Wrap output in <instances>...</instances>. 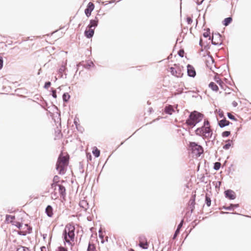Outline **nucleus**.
Returning a JSON list of instances; mask_svg holds the SVG:
<instances>
[{
  "label": "nucleus",
  "instance_id": "bb28decb",
  "mask_svg": "<svg viewBox=\"0 0 251 251\" xmlns=\"http://www.w3.org/2000/svg\"><path fill=\"white\" fill-rule=\"evenodd\" d=\"M139 246L140 248L143 249H147L148 248L149 244L147 241L145 242L141 241L139 242Z\"/></svg>",
  "mask_w": 251,
  "mask_h": 251
},
{
  "label": "nucleus",
  "instance_id": "338daca9",
  "mask_svg": "<svg viewBox=\"0 0 251 251\" xmlns=\"http://www.w3.org/2000/svg\"><path fill=\"white\" fill-rule=\"evenodd\" d=\"M209 142H210V141H209H209H205V143H206V144H207V143H209Z\"/></svg>",
  "mask_w": 251,
  "mask_h": 251
},
{
  "label": "nucleus",
  "instance_id": "37998d69",
  "mask_svg": "<svg viewBox=\"0 0 251 251\" xmlns=\"http://www.w3.org/2000/svg\"><path fill=\"white\" fill-rule=\"evenodd\" d=\"M78 121V119L75 118L74 119V123L75 124V125L76 126V127L78 129V130L80 131L81 132H82V131L81 130H79V129H78V126H79V124H78V123H77Z\"/></svg>",
  "mask_w": 251,
  "mask_h": 251
},
{
  "label": "nucleus",
  "instance_id": "b1692460",
  "mask_svg": "<svg viewBox=\"0 0 251 251\" xmlns=\"http://www.w3.org/2000/svg\"><path fill=\"white\" fill-rule=\"evenodd\" d=\"M214 80L222 89H224V86L225 85V84L219 77L215 76L214 77Z\"/></svg>",
  "mask_w": 251,
  "mask_h": 251
},
{
  "label": "nucleus",
  "instance_id": "1a4fd4ad",
  "mask_svg": "<svg viewBox=\"0 0 251 251\" xmlns=\"http://www.w3.org/2000/svg\"><path fill=\"white\" fill-rule=\"evenodd\" d=\"M211 128V126H210V123L208 121L207 119H204L203 124L202 126L201 127L197 128L195 131L196 132H199V133L201 132V131H203V130H204L205 129H207L206 128Z\"/></svg>",
  "mask_w": 251,
  "mask_h": 251
},
{
  "label": "nucleus",
  "instance_id": "6ab92c4d",
  "mask_svg": "<svg viewBox=\"0 0 251 251\" xmlns=\"http://www.w3.org/2000/svg\"><path fill=\"white\" fill-rule=\"evenodd\" d=\"M174 109L172 105H169L166 106L164 108V112L169 115H172L173 112H174Z\"/></svg>",
  "mask_w": 251,
  "mask_h": 251
},
{
  "label": "nucleus",
  "instance_id": "4c0bfd02",
  "mask_svg": "<svg viewBox=\"0 0 251 251\" xmlns=\"http://www.w3.org/2000/svg\"><path fill=\"white\" fill-rule=\"evenodd\" d=\"M177 54L180 57H183L184 56V50L182 49L179 50L177 52Z\"/></svg>",
  "mask_w": 251,
  "mask_h": 251
},
{
  "label": "nucleus",
  "instance_id": "58836bf2",
  "mask_svg": "<svg viewBox=\"0 0 251 251\" xmlns=\"http://www.w3.org/2000/svg\"><path fill=\"white\" fill-rule=\"evenodd\" d=\"M55 251H68V250L66 248H64L62 246H60L57 248Z\"/></svg>",
  "mask_w": 251,
  "mask_h": 251
},
{
  "label": "nucleus",
  "instance_id": "72a5a7b5",
  "mask_svg": "<svg viewBox=\"0 0 251 251\" xmlns=\"http://www.w3.org/2000/svg\"><path fill=\"white\" fill-rule=\"evenodd\" d=\"M221 166V163L219 162H216L214 163L213 169L216 171H218L220 169Z\"/></svg>",
  "mask_w": 251,
  "mask_h": 251
},
{
  "label": "nucleus",
  "instance_id": "cd10ccee",
  "mask_svg": "<svg viewBox=\"0 0 251 251\" xmlns=\"http://www.w3.org/2000/svg\"><path fill=\"white\" fill-rule=\"evenodd\" d=\"M16 251H29V249L27 247L19 245L17 247Z\"/></svg>",
  "mask_w": 251,
  "mask_h": 251
},
{
  "label": "nucleus",
  "instance_id": "f8f14e48",
  "mask_svg": "<svg viewBox=\"0 0 251 251\" xmlns=\"http://www.w3.org/2000/svg\"><path fill=\"white\" fill-rule=\"evenodd\" d=\"M196 194L193 195L190 199L189 205L191 209V213H193L195 209Z\"/></svg>",
  "mask_w": 251,
  "mask_h": 251
},
{
  "label": "nucleus",
  "instance_id": "052dcab7",
  "mask_svg": "<svg viewBox=\"0 0 251 251\" xmlns=\"http://www.w3.org/2000/svg\"><path fill=\"white\" fill-rule=\"evenodd\" d=\"M47 234H44L43 235V239H46V238L47 237Z\"/></svg>",
  "mask_w": 251,
  "mask_h": 251
},
{
  "label": "nucleus",
  "instance_id": "c85d7f7f",
  "mask_svg": "<svg viewBox=\"0 0 251 251\" xmlns=\"http://www.w3.org/2000/svg\"><path fill=\"white\" fill-rule=\"evenodd\" d=\"M92 153L96 157H98L100 155V151L96 147L94 148Z\"/></svg>",
  "mask_w": 251,
  "mask_h": 251
},
{
  "label": "nucleus",
  "instance_id": "5701e85b",
  "mask_svg": "<svg viewBox=\"0 0 251 251\" xmlns=\"http://www.w3.org/2000/svg\"><path fill=\"white\" fill-rule=\"evenodd\" d=\"M209 87L213 91L217 92L219 90L217 85L213 82H211L209 84Z\"/></svg>",
  "mask_w": 251,
  "mask_h": 251
},
{
  "label": "nucleus",
  "instance_id": "bf43d9fd",
  "mask_svg": "<svg viewBox=\"0 0 251 251\" xmlns=\"http://www.w3.org/2000/svg\"><path fill=\"white\" fill-rule=\"evenodd\" d=\"M215 138H216V136H214V139H213V140H212L211 141V144H212V145H214V140H215Z\"/></svg>",
  "mask_w": 251,
  "mask_h": 251
},
{
  "label": "nucleus",
  "instance_id": "412c9836",
  "mask_svg": "<svg viewBox=\"0 0 251 251\" xmlns=\"http://www.w3.org/2000/svg\"><path fill=\"white\" fill-rule=\"evenodd\" d=\"M239 206V204L231 203L228 206H224L222 208L227 210H233L234 208L238 207Z\"/></svg>",
  "mask_w": 251,
  "mask_h": 251
},
{
  "label": "nucleus",
  "instance_id": "393cba45",
  "mask_svg": "<svg viewBox=\"0 0 251 251\" xmlns=\"http://www.w3.org/2000/svg\"><path fill=\"white\" fill-rule=\"evenodd\" d=\"M232 21V19L231 17H229L226 18L223 21V24L225 26H227L231 23Z\"/></svg>",
  "mask_w": 251,
  "mask_h": 251
},
{
  "label": "nucleus",
  "instance_id": "4468645a",
  "mask_svg": "<svg viewBox=\"0 0 251 251\" xmlns=\"http://www.w3.org/2000/svg\"><path fill=\"white\" fill-rule=\"evenodd\" d=\"M170 69L172 75L177 77L182 76V74H181L180 70L177 71L173 67H170Z\"/></svg>",
  "mask_w": 251,
  "mask_h": 251
},
{
  "label": "nucleus",
  "instance_id": "13d9d810",
  "mask_svg": "<svg viewBox=\"0 0 251 251\" xmlns=\"http://www.w3.org/2000/svg\"><path fill=\"white\" fill-rule=\"evenodd\" d=\"M199 45L201 47L202 46V39H201L200 40V42H199Z\"/></svg>",
  "mask_w": 251,
  "mask_h": 251
},
{
  "label": "nucleus",
  "instance_id": "de8ad7c7",
  "mask_svg": "<svg viewBox=\"0 0 251 251\" xmlns=\"http://www.w3.org/2000/svg\"><path fill=\"white\" fill-rule=\"evenodd\" d=\"M9 218L13 220L15 219V217L14 216L10 215H6V220H8Z\"/></svg>",
  "mask_w": 251,
  "mask_h": 251
},
{
  "label": "nucleus",
  "instance_id": "6e6d98bb",
  "mask_svg": "<svg viewBox=\"0 0 251 251\" xmlns=\"http://www.w3.org/2000/svg\"><path fill=\"white\" fill-rule=\"evenodd\" d=\"M94 65L93 63L92 62H90L89 63H88V64H87V66L88 68H89V67H90L92 65Z\"/></svg>",
  "mask_w": 251,
  "mask_h": 251
},
{
  "label": "nucleus",
  "instance_id": "864d4df0",
  "mask_svg": "<svg viewBox=\"0 0 251 251\" xmlns=\"http://www.w3.org/2000/svg\"><path fill=\"white\" fill-rule=\"evenodd\" d=\"M41 251H46V248L45 246H42L40 248Z\"/></svg>",
  "mask_w": 251,
  "mask_h": 251
},
{
  "label": "nucleus",
  "instance_id": "8fccbe9b",
  "mask_svg": "<svg viewBox=\"0 0 251 251\" xmlns=\"http://www.w3.org/2000/svg\"><path fill=\"white\" fill-rule=\"evenodd\" d=\"M139 242H141V241H144L145 240L146 241L147 240L145 238V236H140L139 238Z\"/></svg>",
  "mask_w": 251,
  "mask_h": 251
},
{
  "label": "nucleus",
  "instance_id": "a19ab883",
  "mask_svg": "<svg viewBox=\"0 0 251 251\" xmlns=\"http://www.w3.org/2000/svg\"><path fill=\"white\" fill-rule=\"evenodd\" d=\"M25 226L27 227V233H30L32 231V227L29 226L27 224H25Z\"/></svg>",
  "mask_w": 251,
  "mask_h": 251
},
{
  "label": "nucleus",
  "instance_id": "4d7b16f0",
  "mask_svg": "<svg viewBox=\"0 0 251 251\" xmlns=\"http://www.w3.org/2000/svg\"><path fill=\"white\" fill-rule=\"evenodd\" d=\"M232 105L234 106V107H236L237 106V102H236L235 101H233L232 102Z\"/></svg>",
  "mask_w": 251,
  "mask_h": 251
},
{
  "label": "nucleus",
  "instance_id": "7c9ffc66",
  "mask_svg": "<svg viewBox=\"0 0 251 251\" xmlns=\"http://www.w3.org/2000/svg\"><path fill=\"white\" fill-rule=\"evenodd\" d=\"M70 98V95L68 93H64L62 96V99L64 102H67Z\"/></svg>",
  "mask_w": 251,
  "mask_h": 251
},
{
  "label": "nucleus",
  "instance_id": "7ed1b4c3",
  "mask_svg": "<svg viewBox=\"0 0 251 251\" xmlns=\"http://www.w3.org/2000/svg\"><path fill=\"white\" fill-rule=\"evenodd\" d=\"M69 163V158L60 153L58 156L56 164V169L58 171L59 174L64 175L65 173V168L67 166Z\"/></svg>",
  "mask_w": 251,
  "mask_h": 251
},
{
  "label": "nucleus",
  "instance_id": "473e14b6",
  "mask_svg": "<svg viewBox=\"0 0 251 251\" xmlns=\"http://www.w3.org/2000/svg\"><path fill=\"white\" fill-rule=\"evenodd\" d=\"M87 251H96V247L95 245L89 242Z\"/></svg>",
  "mask_w": 251,
  "mask_h": 251
},
{
  "label": "nucleus",
  "instance_id": "ddd939ff",
  "mask_svg": "<svg viewBox=\"0 0 251 251\" xmlns=\"http://www.w3.org/2000/svg\"><path fill=\"white\" fill-rule=\"evenodd\" d=\"M230 124L231 123L227 121L225 117L218 121V125L221 128H223L226 126H229Z\"/></svg>",
  "mask_w": 251,
  "mask_h": 251
},
{
  "label": "nucleus",
  "instance_id": "9b49d317",
  "mask_svg": "<svg viewBox=\"0 0 251 251\" xmlns=\"http://www.w3.org/2000/svg\"><path fill=\"white\" fill-rule=\"evenodd\" d=\"M98 23L99 19L98 17H96L94 19H92L90 21V23L87 26V27L89 28H92L93 27L95 29V28L98 26Z\"/></svg>",
  "mask_w": 251,
  "mask_h": 251
},
{
  "label": "nucleus",
  "instance_id": "20e7f679",
  "mask_svg": "<svg viewBox=\"0 0 251 251\" xmlns=\"http://www.w3.org/2000/svg\"><path fill=\"white\" fill-rule=\"evenodd\" d=\"M206 128L207 129L203 130V131H201V133L195 131V133L197 135L201 137L202 139L204 140L212 138L213 136L212 129L211 128L207 127Z\"/></svg>",
  "mask_w": 251,
  "mask_h": 251
},
{
  "label": "nucleus",
  "instance_id": "f03ea898",
  "mask_svg": "<svg viewBox=\"0 0 251 251\" xmlns=\"http://www.w3.org/2000/svg\"><path fill=\"white\" fill-rule=\"evenodd\" d=\"M75 227L73 225L68 224L66 226L63 232L64 242L71 244L70 241H74L75 238Z\"/></svg>",
  "mask_w": 251,
  "mask_h": 251
},
{
  "label": "nucleus",
  "instance_id": "a211bd4d",
  "mask_svg": "<svg viewBox=\"0 0 251 251\" xmlns=\"http://www.w3.org/2000/svg\"><path fill=\"white\" fill-rule=\"evenodd\" d=\"M45 212L48 217H51L53 215V208L52 206L48 205L45 209Z\"/></svg>",
  "mask_w": 251,
  "mask_h": 251
},
{
  "label": "nucleus",
  "instance_id": "4be33fe9",
  "mask_svg": "<svg viewBox=\"0 0 251 251\" xmlns=\"http://www.w3.org/2000/svg\"><path fill=\"white\" fill-rule=\"evenodd\" d=\"M66 68L65 66H61V67L59 69L58 71V74L59 75V77L60 78L63 77V73L65 72Z\"/></svg>",
  "mask_w": 251,
  "mask_h": 251
},
{
  "label": "nucleus",
  "instance_id": "c9c22d12",
  "mask_svg": "<svg viewBox=\"0 0 251 251\" xmlns=\"http://www.w3.org/2000/svg\"><path fill=\"white\" fill-rule=\"evenodd\" d=\"M230 135V131H225L222 132V136L223 137H227Z\"/></svg>",
  "mask_w": 251,
  "mask_h": 251
},
{
  "label": "nucleus",
  "instance_id": "6e6552de",
  "mask_svg": "<svg viewBox=\"0 0 251 251\" xmlns=\"http://www.w3.org/2000/svg\"><path fill=\"white\" fill-rule=\"evenodd\" d=\"M95 7L94 4L92 2H90L87 4L86 8L85 9V14L87 17H89L91 14L92 11L94 10Z\"/></svg>",
  "mask_w": 251,
  "mask_h": 251
},
{
  "label": "nucleus",
  "instance_id": "9d476101",
  "mask_svg": "<svg viewBox=\"0 0 251 251\" xmlns=\"http://www.w3.org/2000/svg\"><path fill=\"white\" fill-rule=\"evenodd\" d=\"M187 75L189 76L194 77L196 75L195 68L191 65L188 64L187 66Z\"/></svg>",
  "mask_w": 251,
  "mask_h": 251
},
{
  "label": "nucleus",
  "instance_id": "3c124183",
  "mask_svg": "<svg viewBox=\"0 0 251 251\" xmlns=\"http://www.w3.org/2000/svg\"><path fill=\"white\" fill-rule=\"evenodd\" d=\"M198 5L201 4L204 0H194Z\"/></svg>",
  "mask_w": 251,
  "mask_h": 251
},
{
  "label": "nucleus",
  "instance_id": "0eeeda50",
  "mask_svg": "<svg viewBox=\"0 0 251 251\" xmlns=\"http://www.w3.org/2000/svg\"><path fill=\"white\" fill-rule=\"evenodd\" d=\"M225 197L229 200H233L236 198L235 193L231 189H227L224 192Z\"/></svg>",
  "mask_w": 251,
  "mask_h": 251
},
{
  "label": "nucleus",
  "instance_id": "ea45409f",
  "mask_svg": "<svg viewBox=\"0 0 251 251\" xmlns=\"http://www.w3.org/2000/svg\"><path fill=\"white\" fill-rule=\"evenodd\" d=\"M51 95H52V96L53 98H56L57 97V95H56V91L55 89H54L53 88H51Z\"/></svg>",
  "mask_w": 251,
  "mask_h": 251
},
{
  "label": "nucleus",
  "instance_id": "dca6fc26",
  "mask_svg": "<svg viewBox=\"0 0 251 251\" xmlns=\"http://www.w3.org/2000/svg\"><path fill=\"white\" fill-rule=\"evenodd\" d=\"M183 222H184L183 220H182L180 221V223L177 226V228H176V230L175 231V233L173 235V238L174 239H175L176 237V236L178 235V234L179 233L180 229L183 226Z\"/></svg>",
  "mask_w": 251,
  "mask_h": 251
},
{
  "label": "nucleus",
  "instance_id": "680f3d73",
  "mask_svg": "<svg viewBox=\"0 0 251 251\" xmlns=\"http://www.w3.org/2000/svg\"><path fill=\"white\" fill-rule=\"evenodd\" d=\"M115 1H116V0H112L109 1V3H112L114 2Z\"/></svg>",
  "mask_w": 251,
  "mask_h": 251
},
{
  "label": "nucleus",
  "instance_id": "f257e3e1",
  "mask_svg": "<svg viewBox=\"0 0 251 251\" xmlns=\"http://www.w3.org/2000/svg\"><path fill=\"white\" fill-rule=\"evenodd\" d=\"M204 117V115L197 111L191 112L186 119L185 125L189 128H193L197 124L201 122Z\"/></svg>",
  "mask_w": 251,
  "mask_h": 251
},
{
  "label": "nucleus",
  "instance_id": "a18cd8bd",
  "mask_svg": "<svg viewBox=\"0 0 251 251\" xmlns=\"http://www.w3.org/2000/svg\"><path fill=\"white\" fill-rule=\"evenodd\" d=\"M186 21H187V24L189 25L191 24L193 22L192 19L190 17H187Z\"/></svg>",
  "mask_w": 251,
  "mask_h": 251
},
{
  "label": "nucleus",
  "instance_id": "c756f323",
  "mask_svg": "<svg viewBox=\"0 0 251 251\" xmlns=\"http://www.w3.org/2000/svg\"><path fill=\"white\" fill-rule=\"evenodd\" d=\"M59 179V177L58 176H55L53 179V183L51 184V187H53L54 186L55 187L58 184L57 183L58 182Z\"/></svg>",
  "mask_w": 251,
  "mask_h": 251
},
{
  "label": "nucleus",
  "instance_id": "79ce46f5",
  "mask_svg": "<svg viewBox=\"0 0 251 251\" xmlns=\"http://www.w3.org/2000/svg\"><path fill=\"white\" fill-rule=\"evenodd\" d=\"M51 85V82L50 81H47L45 82L44 88L45 89H48Z\"/></svg>",
  "mask_w": 251,
  "mask_h": 251
},
{
  "label": "nucleus",
  "instance_id": "5fc2aeb1",
  "mask_svg": "<svg viewBox=\"0 0 251 251\" xmlns=\"http://www.w3.org/2000/svg\"><path fill=\"white\" fill-rule=\"evenodd\" d=\"M99 237L101 239H102L103 237V235L102 234V233L100 232V230H99Z\"/></svg>",
  "mask_w": 251,
  "mask_h": 251
},
{
  "label": "nucleus",
  "instance_id": "2eb2a0df",
  "mask_svg": "<svg viewBox=\"0 0 251 251\" xmlns=\"http://www.w3.org/2000/svg\"><path fill=\"white\" fill-rule=\"evenodd\" d=\"M57 186L58 187L59 193L61 197L64 199L65 197L66 194L65 187L63 185L60 184H58Z\"/></svg>",
  "mask_w": 251,
  "mask_h": 251
},
{
  "label": "nucleus",
  "instance_id": "09e8293b",
  "mask_svg": "<svg viewBox=\"0 0 251 251\" xmlns=\"http://www.w3.org/2000/svg\"><path fill=\"white\" fill-rule=\"evenodd\" d=\"M18 234L20 235L25 236L27 234L26 231H20L18 232Z\"/></svg>",
  "mask_w": 251,
  "mask_h": 251
},
{
  "label": "nucleus",
  "instance_id": "f3484780",
  "mask_svg": "<svg viewBox=\"0 0 251 251\" xmlns=\"http://www.w3.org/2000/svg\"><path fill=\"white\" fill-rule=\"evenodd\" d=\"M94 34V29L89 28L84 31L85 36L88 39L91 38Z\"/></svg>",
  "mask_w": 251,
  "mask_h": 251
},
{
  "label": "nucleus",
  "instance_id": "69168bd1",
  "mask_svg": "<svg viewBox=\"0 0 251 251\" xmlns=\"http://www.w3.org/2000/svg\"><path fill=\"white\" fill-rule=\"evenodd\" d=\"M129 251H135L133 249H130Z\"/></svg>",
  "mask_w": 251,
  "mask_h": 251
},
{
  "label": "nucleus",
  "instance_id": "c03bdc74",
  "mask_svg": "<svg viewBox=\"0 0 251 251\" xmlns=\"http://www.w3.org/2000/svg\"><path fill=\"white\" fill-rule=\"evenodd\" d=\"M3 65V60L1 56L0 55V70L2 69Z\"/></svg>",
  "mask_w": 251,
  "mask_h": 251
},
{
  "label": "nucleus",
  "instance_id": "49530a36",
  "mask_svg": "<svg viewBox=\"0 0 251 251\" xmlns=\"http://www.w3.org/2000/svg\"><path fill=\"white\" fill-rule=\"evenodd\" d=\"M15 226L17 228L20 229V228H22V227L23 226V224L20 222H16Z\"/></svg>",
  "mask_w": 251,
  "mask_h": 251
},
{
  "label": "nucleus",
  "instance_id": "0e129e2a",
  "mask_svg": "<svg viewBox=\"0 0 251 251\" xmlns=\"http://www.w3.org/2000/svg\"><path fill=\"white\" fill-rule=\"evenodd\" d=\"M210 57H211V60H212V62H214V60L212 56H210Z\"/></svg>",
  "mask_w": 251,
  "mask_h": 251
},
{
  "label": "nucleus",
  "instance_id": "f704fd0d",
  "mask_svg": "<svg viewBox=\"0 0 251 251\" xmlns=\"http://www.w3.org/2000/svg\"><path fill=\"white\" fill-rule=\"evenodd\" d=\"M227 116L228 117V118L230 119V120H233V121H237V119L235 117V116L232 114H231V113H229V112H228L227 113Z\"/></svg>",
  "mask_w": 251,
  "mask_h": 251
},
{
  "label": "nucleus",
  "instance_id": "423d86ee",
  "mask_svg": "<svg viewBox=\"0 0 251 251\" xmlns=\"http://www.w3.org/2000/svg\"><path fill=\"white\" fill-rule=\"evenodd\" d=\"M212 44L213 45H221L222 44V36L219 33H213Z\"/></svg>",
  "mask_w": 251,
  "mask_h": 251
},
{
  "label": "nucleus",
  "instance_id": "774afa93",
  "mask_svg": "<svg viewBox=\"0 0 251 251\" xmlns=\"http://www.w3.org/2000/svg\"><path fill=\"white\" fill-rule=\"evenodd\" d=\"M224 213L228 214L229 213V212H224Z\"/></svg>",
  "mask_w": 251,
  "mask_h": 251
},
{
  "label": "nucleus",
  "instance_id": "e2e57ef3",
  "mask_svg": "<svg viewBox=\"0 0 251 251\" xmlns=\"http://www.w3.org/2000/svg\"><path fill=\"white\" fill-rule=\"evenodd\" d=\"M209 40H211V41H212V37H211V36H209Z\"/></svg>",
  "mask_w": 251,
  "mask_h": 251
},
{
  "label": "nucleus",
  "instance_id": "603ef678",
  "mask_svg": "<svg viewBox=\"0 0 251 251\" xmlns=\"http://www.w3.org/2000/svg\"><path fill=\"white\" fill-rule=\"evenodd\" d=\"M219 116L221 118H223V117H224V114L223 111H219Z\"/></svg>",
  "mask_w": 251,
  "mask_h": 251
},
{
  "label": "nucleus",
  "instance_id": "2f4dec72",
  "mask_svg": "<svg viewBox=\"0 0 251 251\" xmlns=\"http://www.w3.org/2000/svg\"><path fill=\"white\" fill-rule=\"evenodd\" d=\"M211 199L209 196H208V194H206L205 198V203L208 207H209L211 205Z\"/></svg>",
  "mask_w": 251,
  "mask_h": 251
},
{
  "label": "nucleus",
  "instance_id": "aec40b11",
  "mask_svg": "<svg viewBox=\"0 0 251 251\" xmlns=\"http://www.w3.org/2000/svg\"><path fill=\"white\" fill-rule=\"evenodd\" d=\"M80 207L83 208L84 210H86L88 208V203L85 200H81L79 203Z\"/></svg>",
  "mask_w": 251,
  "mask_h": 251
},
{
  "label": "nucleus",
  "instance_id": "a878e982",
  "mask_svg": "<svg viewBox=\"0 0 251 251\" xmlns=\"http://www.w3.org/2000/svg\"><path fill=\"white\" fill-rule=\"evenodd\" d=\"M232 142V140L229 139L227 140L226 141V143L223 146V148L226 150H228L231 147Z\"/></svg>",
  "mask_w": 251,
  "mask_h": 251
},
{
  "label": "nucleus",
  "instance_id": "e433bc0d",
  "mask_svg": "<svg viewBox=\"0 0 251 251\" xmlns=\"http://www.w3.org/2000/svg\"><path fill=\"white\" fill-rule=\"evenodd\" d=\"M206 30V31L204 32L202 34L203 36L205 38H207L210 36V29L207 28Z\"/></svg>",
  "mask_w": 251,
  "mask_h": 251
},
{
  "label": "nucleus",
  "instance_id": "39448f33",
  "mask_svg": "<svg viewBox=\"0 0 251 251\" xmlns=\"http://www.w3.org/2000/svg\"><path fill=\"white\" fill-rule=\"evenodd\" d=\"M190 147L193 151H197V154L200 156L203 152V149L202 146L198 145L196 142H190Z\"/></svg>",
  "mask_w": 251,
  "mask_h": 251
}]
</instances>
